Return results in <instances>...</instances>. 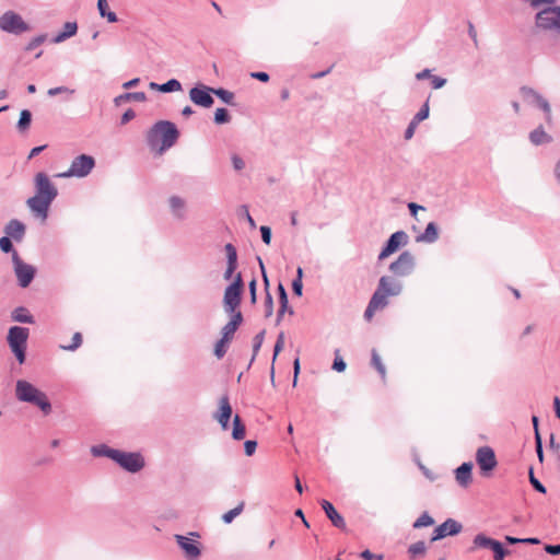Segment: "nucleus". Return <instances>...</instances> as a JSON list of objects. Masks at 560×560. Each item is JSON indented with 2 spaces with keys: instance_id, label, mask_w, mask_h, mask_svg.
Masks as SVG:
<instances>
[{
  "instance_id": "nucleus-1",
  "label": "nucleus",
  "mask_w": 560,
  "mask_h": 560,
  "mask_svg": "<svg viewBox=\"0 0 560 560\" xmlns=\"http://www.w3.org/2000/svg\"><path fill=\"white\" fill-rule=\"evenodd\" d=\"M179 138V131L174 122L159 120L147 133V143L151 150L162 154L172 148Z\"/></svg>"
},
{
  "instance_id": "nucleus-2",
  "label": "nucleus",
  "mask_w": 560,
  "mask_h": 560,
  "mask_svg": "<svg viewBox=\"0 0 560 560\" xmlns=\"http://www.w3.org/2000/svg\"><path fill=\"white\" fill-rule=\"evenodd\" d=\"M15 396L20 401L37 406L45 415H48L51 411V404L46 394L27 381H16Z\"/></svg>"
},
{
  "instance_id": "nucleus-3",
  "label": "nucleus",
  "mask_w": 560,
  "mask_h": 560,
  "mask_svg": "<svg viewBox=\"0 0 560 560\" xmlns=\"http://www.w3.org/2000/svg\"><path fill=\"white\" fill-rule=\"evenodd\" d=\"M28 336L30 329L26 327L12 326L8 331V345L20 364L25 362Z\"/></svg>"
},
{
  "instance_id": "nucleus-4",
  "label": "nucleus",
  "mask_w": 560,
  "mask_h": 560,
  "mask_svg": "<svg viewBox=\"0 0 560 560\" xmlns=\"http://www.w3.org/2000/svg\"><path fill=\"white\" fill-rule=\"evenodd\" d=\"M95 166V160L93 156L88 154H80L73 159L68 171L59 173L56 177L69 178V177H85L88 176Z\"/></svg>"
},
{
  "instance_id": "nucleus-5",
  "label": "nucleus",
  "mask_w": 560,
  "mask_h": 560,
  "mask_svg": "<svg viewBox=\"0 0 560 560\" xmlns=\"http://www.w3.org/2000/svg\"><path fill=\"white\" fill-rule=\"evenodd\" d=\"M520 93L528 105L535 106L544 113L547 124L552 122L551 106L547 98H545L538 91L527 85L521 86Z\"/></svg>"
},
{
  "instance_id": "nucleus-6",
  "label": "nucleus",
  "mask_w": 560,
  "mask_h": 560,
  "mask_svg": "<svg viewBox=\"0 0 560 560\" xmlns=\"http://www.w3.org/2000/svg\"><path fill=\"white\" fill-rule=\"evenodd\" d=\"M244 282L242 275L237 273L231 284L224 290L223 306L225 312H234L241 305Z\"/></svg>"
},
{
  "instance_id": "nucleus-7",
  "label": "nucleus",
  "mask_w": 560,
  "mask_h": 560,
  "mask_svg": "<svg viewBox=\"0 0 560 560\" xmlns=\"http://www.w3.org/2000/svg\"><path fill=\"white\" fill-rule=\"evenodd\" d=\"M12 264L18 284L21 288H27L35 278L36 268L23 261L18 252L12 255Z\"/></svg>"
},
{
  "instance_id": "nucleus-8",
  "label": "nucleus",
  "mask_w": 560,
  "mask_h": 560,
  "mask_svg": "<svg viewBox=\"0 0 560 560\" xmlns=\"http://www.w3.org/2000/svg\"><path fill=\"white\" fill-rule=\"evenodd\" d=\"M0 30L14 35L30 31V25L14 11H7L0 16Z\"/></svg>"
},
{
  "instance_id": "nucleus-9",
  "label": "nucleus",
  "mask_w": 560,
  "mask_h": 560,
  "mask_svg": "<svg viewBox=\"0 0 560 560\" xmlns=\"http://www.w3.org/2000/svg\"><path fill=\"white\" fill-rule=\"evenodd\" d=\"M416 268V258L413 254L409 250H404L397 257L396 260L390 262L388 269L389 271L400 278H405L410 276Z\"/></svg>"
},
{
  "instance_id": "nucleus-10",
  "label": "nucleus",
  "mask_w": 560,
  "mask_h": 560,
  "mask_svg": "<svg viewBox=\"0 0 560 560\" xmlns=\"http://www.w3.org/2000/svg\"><path fill=\"white\" fill-rule=\"evenodd\" d=\"M121 468L128 472H138L144 467V459L140 453L117 451L114 459Z\"/></svg>"
},
{
  "instance_id": "nucleus-11",
  "label": "nucleus",
  "mask_w": 560,
  "mask_h": 560,
  "mask_svg": "<svg viewBox=\"0 0 560 560\" xmlns=\"http://www.w3.org/2000/svg\"><path fill=\"white\" fill-rule=\"evenodd\" d=\"M476 463L481 475L489 476L498 465L494 451L490 446H480L476 452Z\"/></svg>"
},
{
  "instance_id": "nucleus-12",
  "label": "nucleus",
  "mask_w": 560,
  "mask_h": 560,
  "mask_svg": "<svg viewBox=\"0 0 560 560\" xmlns=\"http://www.w3.org/2000/svg\"><path fill=\"white\" fill-rule=\"evenodd\" d=\"M408 241L409 236L405 231H396L386 241L385 246L383 247L378 255V260H384L385 258L397 252L399 247L407 245Z\"/></svg>"
},
{
  "instance_id": "nucleus-13",
  "label": "nucleus",
  "mask_w": 560,
  "mask_h": 560,
  "mask_svg": "<svg viewBox=\"0 0 560 560\" xmlns=\"http://www.w3.org/2000/svg\"><path fill=\"white\" fill-rule=\"evenodd\" d=\"M212 94L213 88L207 86L205 84H199L190 89L189 98L194 104L205 108H209L214 103Z\"/></svg>"
},
{
  "instance_id": "nucleus-14",
  "label": "nucleus",
  "mask_w": 560,
  "mask_h": 560,
  "mask_svg": "<svg viewBox=\"0 0 560 560\" xmlns=\"http://www.w3.org/2000/svg\"><path fill=\"white\" fill-rule=\"evenodd\" d=\"M36 195L44 196L55 200L58 195L56 186L50 182L48 175L39 172L34 177Z\"/></svg>"
},
{
  "instance_id": "nucleus-15",
  "label": "nucleus",
  "mask_w": 560,
  "mask_h": 560,
  "mask_svg": "<svg viewBox=\"0 0 560 560\" xmlns=\"http://www.w3.org/2000/svg\"><path fill=\"white\" fill-rule=\"evenodd\" d=\"M54 200L44 196L36 195L26 200L27 207L31 211L42 220H46L48 217V210Z\"/></svg>"
},
{
  "instance_id": "nucleus-16",
  "label": "nucleus",
  "mask_w": 560,
  "mask_h": 560,
  "mask_svg": "<svg viewBox=\"0 0 560 560\" xmlns=\"http://www.w3.org/2000/svg\"><path fill=\"white\" fill-rule=\"evenodd\" d=\"M462 528L463 526L459 522L453 518H447L433 530L431 541H438L446 536H455L462 532Z\"/></svg>"
},
{
  "instance_id": "nucleus-17",
  "label": "nucleus",
  "mask_w": 560,
  "mask_h": 560,
  "mask_svg": "<svg viewBox=\"0 0 560 560\" xmlns=\"http://www.w3.org/2000/svg\"><path fill=\"white\" fill-rule=\"evenodd\" d=\"M177 545L183 549L188 560H197L201 555L200 545L184 535H175Z\"/></svg>"
},
{
  "instance_id": "nucleus-18",
  "label": "nucleus",
  "mask_w": 560,
  "mask_h": 560,
  "mask_svg": "<svg viewBox=\"0 0 560 560\" xmlns=\"http://www.w3.org/2000/svg\"><path fill=\"white\" fill-rule=\"evenodd\" d=\"M377 288L388 296H397L402 291V283L394 277L382 276L378 280Z\"/></svg>"
},
{
  "instance_id": "nucleus-19",
  "label": "nucleus",
  "mask_w": 560,
  "mask_h": 560,
  "mask_svg": "<svg viewBox=\"0 0 560 560\" xmlns=\"http://www.w3.org/2000/svg\"><path fill=\"white\" fill-rule=\"evenodd\" d=\"M4 233L11 240L20 243L25 236L26 226L22 221L18 219H11L4 226Z\"/></svg>"
},
{
  "instance_id": "nucleus-20",
  "label": "nucleus",
  "mask_w": 560,
  "mask_h": 560,
  "mask_svg": "<svg viewBox=\"0 0 560 560\" xmlns=\"http://www.w3.org/2000/svg\"><path fill=\"white\" fill-rule=\"evenodd\" d=\"M472 463L465 462L455 469V479L462 488H467L472 482Z\"/></svg>"
},
{
  "instance_id": "nucleus-21",
  "label": "nucleus",
  "mask_w": 560,
  "mask_h": 560,
  "mask_svg": "<svg viewBox=\"0 0 560 560\" xmlns=\"http://www.w3.org/2000/svg\"><path fill=\"white\" fill-rule=\"evenodd\" d=\"M219 402H220L219 411L217 412L214 418L218 420V422L220 423L222 429L226 430L229 427V421L232 416V407L230 405V400H229L228 396H222L220 398Z\"/></svg>"
},
{
  "instance_id": "nucleus-22",
  "label": "nucleus",
  "mask_w": 560,
  "mask_h": 560,
  "mask_svg": "<svg viewBox=\"0 0 560 560\" xmlns=\"http://www.w3.org/2000/svg\"><path fill=\"white\" fill-rule=\"evenodd\" d=\"M320 505H322V509L324 510L326 516L328 517V520L331 522V524L335 527H337L339 529L346 528L345 518L337 512V510L335 509V506L332 505L331 502H329L327 500H322Z\"/></svg>"
},
{
  "instance_id": "nucleus-23",
  "label": "nucleus",
  "mask_w": 560,
  "mask_h": 560,
  "mask_svg": "<svg viewBox=\"0 0 560 560\" xmlns=\"http://www.w3.org/2000/svg\"><path fill=\"white\" fill-rule=\"evenodd\" d=\"M226 253V269L223 273V278L225 280H230L237 268V250L235 246L231 243H228L224 246Z\"/></svg>"
},
{
  "instance_id": "nucleus-24",
  "label": "nucleus",
  "mask_w": 560,
  "mask_h": 560,
  "mask_svg": "<svg viewBox=\"0 0 560 560\" xmlns=\"http://www.w3.org/2000/svg\"><path fill=\"white\" fill-rule=\"evenodd\" d=\"M168 206L172 215L177 220L186 219V200L179 196H171L168 198Z\"/></svg>"
},
{
  "instance_id": "nucleus-25",
  "label": "nucleus",
  "mask_w": 560,
  "mask_h": 560,
  "mask_svg": "<svg viewBox=\"0 0 560 560\" xmlns=\"http://www.w3.org/2000/svg\"><path fill=\"white\" fill-rule=\"evenodd\" d=\"M439 238V229L434 222L428 223L424 232L416 237L418 243H434Z\"/></svg>"
},
{
  "instance_id": "nucleus-26",
  "label": "nucleus",
  "mask_w": 560,
  "mask_h": 560,
  "mask_svg": "<svg viewBox=\"0 0 560 560\" xmlns=\"http://www.w3.org/2000/svg\"><path fill=\"white\" fill-rule=\"evenodd\" d=\"M11 319L22 324H34V316L24 306H18L11 312Z\"/></svg>"
},
{
  "instance_id": "nucleus-27",
  "label": "nucleus",
  "mask_w": 560,
  "mask_h": 560,
  "mask_svg": "<svg viewBox=\"0 0 560 560\" xmlns=\"http://www.w3.org/2000/svg\"><path fill=\"white\" fill-rule=\"evenodd\" d=\"M529 140L533 144L540 145L551 142L552 138L545 131L542 126H539L529 132Z\"/></svg>"
},
{
  "instance_id": "nucleus-28",
  "label": "nucleus",
  "mask_w": 560,
  "mask_h": 560,
  "mask_svg": "<svg viewBox=\"0 0 560 560\" xmlns=\"http://www.w3.org/2000/svg\"><path fill=\"white\" fill-rule=\"evenodd\" d=\"M127 101L144 102L147 101V95L144 92H127L114 98V103L117 106Z\"/></svg>"
},
{
  "instance_id": "nucleus-29",
  "label": "nucleus",
  "mask_w": 560,
  "mask_h": 560,
  "mask_svg": "<svg viewBox=\"0 0 560 560\" xmlns=\"http://www.w3.org/2000/svg\"><path fill=\"white\" fill-rule=\"evenodd\" d=\"M77 31L78 25L75 22H66L63 25V31L54 38V43H61L67 38L74 36Z\"/></svg>"
},
{
  "instance_id": "nucleus-30",
  "label": "nucleus",
  "mask_w": 560,
  "mask_h": 560,
  "mask_svg": "<svg viewBox=\"0 0 560 560\" xmlns=\"http://www.w3.org/2000/svg\"><path fill=\"white\" fill-rule=\"evenodd\" d=\"M387 298L388 295H386L380 288H376L369 303L372 307H375L378 311L387 306Z\"/></svg>"
},
{
  "instance_id": "nucleus-31",
  "label": "nucleus",
  "mask_w": 560,
  "mask_h": 560,
  "mask_svg": "<svg viewBox=\"0 0 560 560\" xmlns=\"http://www.w3.org/2000/svg\"><path fill=\"white\" fill-rule=\"evenodd\" d=\"M246 429L244 423L242 422V419L238 415H235L233 418V430H232V438L236 441H241L245 438Z\"/></svg>"
},
{
  "instance_id": "nucleus-32",
  "label": "nucleus",
  "mask_w": 560,
  "mask_h": 560,
  "mask_svg": "<svg viewBox=\"0 0 560 560\" xmlns=\"http://www.w3.org/2000/svg\"><path fill=\"white\" fill-rule=\"evenodd\" d=\"M32 122V113L28 109H23L20 113V118L16 128L20 132L26 131Z\"/></svg>"
},
{
  "instance_id": "nucleus-33",
  "label": "nucleus",
  "mask_w": 560,
  "mask_h": 560,
  "mask_svg": "<svg viewBox=\"0 0 560 560\" xmlns=\"http://www.w3.org/2000/svg\"><path fill=\"white\" fill-rule=\"evenodd\" d=\"M118 450L116 448H112V447H108L107 445L105 444H102V445H97V446H93L92 447V454L94 456H105V457H108L110 458L112 460L114 459L116 453H117Z\"/></svg>"
},
{
  "instance_id": "nucleus-34",
  "label": "nucleus",
  "mask_w": 560,
  "mask_h": 560,
  "mask_svg": "<svg viewBox=\"0 0 560 560\" xmlns=\"http://www.w3.org/2000/svg\"><path fill=\"white\" fill-rule=\"evenodd\" d=\"M495 541H497L495 539L487 537L483 534H478L474 538V546L477 547V548H486V549H490L491 550V548H492V546L494 545Z\"/></svg>"
},
{
  "instance_id": "nucleus-35",
  "label": "nucleus",
  "mask_w": 560,
  "mask_h": 560,
  "mask_svg": "<svg viewBox=\"0 0 560 560\" xmlns=\"http://www.w3.org/2000/svg\"><path fill=\"white\" fill-rule=\"evenodd\" d=\"M371 364L376 369V371L380 373L381 377L383 380H385L386 369L381 360V357L378 355V353L375 349L372 350Z\"/></svg>"
},
{
  "instance_id": "nucleus-36",
  "label": "nucleus",
  "mask_w": 560,
  "mask_h": 560,
  "mask_svg": "<svg viewBox=\"0 0 560 560\" xmlns=\"http://www.w3.org/2000/svg\"><path fill=\"white\" fill-rule=\"evenodd\" d=\"M230 339H226L224 337H221L214 345L213 353L218 359H222L226 351H228V345L230 343Z\"/></svg>"
},
{
  "instance_id": "nucleus-37",
  "label": "nucleus",
  "mask_w": 560,
  "mask_h": 560,
  "mask_svg": "<svg viewBox=\"0 0 560 560\" xmlns=\"http://www.w3.org/2000/svg\"><path fill=\"white\" fill-rule=\"evenodd\" d=\"M434 524L433 517L428 513L423 512L412 524V527L418 529L422 527H428Z\"/></svg>"
},
{
  "instance_id": "nucleus-38",
  "label": "nucleus",
  "mask_w": 560,
  "mask_h": 560,
  "mask_svg": "<svg viewBox=\"0 0 560 560\" xmlns=\"http://www.w3.org/2000/svg\"><path fill=\"white\" fill-rule=\"evenodd\" d=\"M244 506H245V503L241 502L237 506H235L234 509H232V510L228 511L226 513H224L222 515V521L225 524L232 523L234 521V518L236 516H238L243 512Z\"/></svg>"
},
{
  "instance_id": "nucleus-39",
  "label": "nucleus",
  "mask_w": 560,
  "mask_h": 560,
  "mask_svg": "<svg viewBox=\"0 0 560 560\" xmlns=\"http://www.w3.org/2000/svg\"><path fill=\"white\" fill-rule=\"evenodd\" d=\"M425 542L423 540H419L409 546L408 553L410 555L411 558H416L418 556H423L425 553Z\"/></svg>"
},
{
  "instance_id": "nucleus-40",
  "label": "nucleus",
  "mask_w": 560,
  "mask_h": 560,
  "mask_svg": "<svg viewBox=\"0 0 560 560\" xmlns=\"http://www.w3.org/2000/svg\"><path fill=\"white\" fill-rule=\"evenodd\" d=\"M213 94L215 96H218L225 104H228V105L233 104L234 94L232 92H230L225 89H222V88H219V89L213 88Z\"/></svg>"
},
{
  "instance_id": "nucleus-41",
  "label": "nucleus",
  "mask_w": 560,
  "mask_h": 560,
  "mask_svg": "<svg viewBox=\"0 0 560 560\" xmlns=\"http://www.w3.org/2000/svg\"><path fill=\"white\" fill-rule=\"evenodd\" d=\"M182 90V84L176 79H171L166 81L165 83L161 84V92L162 93H172L177 92Z\"/></svg>"
},
{
  "instance_id": "nucleus-42",
  "label": "nucleus",
  "mask_w": 560,
  "mask_h": 560,
  "mask_svg": "<svg viewBox=\"0 0 560 560\" xmlns=\"http://www.w3.org/2000/svg\"><path fill=\"white\" fill-rule=\"evenodd\" d=\"M231 120L230 113L226 108H218L214 113V122L218 125L228 124Z\"/></svg>"
},
{
  "instance_id": "nucleus-43",
  "label": "nucleus",
  "mask_w": 560,
  "mask_h": 560,
  "mask_svg": "<svg viewBox=\"0 0 560 560\" xmlns=\"http://www.w3.org/2000/svg\"><path fill=\"white\" fill-rule=\"evenodd\" d=\"M430 114V107H429V98L424 102V104L421 106L419 112L412 117V120H415L417 124H420L422 120L427 119Z\"/></svg>"
},
{
  "instance_id": "nucleus-44",
  "label": "nucleus",
  "mask_w": 560,
  "mask_h": 560,
  "mask_svg": "<svg viewBox=\"0 0 560 560\" xmlns=\"http://www.w3.org/2000/svg\"><path fill=\"white\" fill-rule=\"evenodd\" d=\"M75 92V90L73 89H70L68 86H65V85H61V86H56V88H51L47 91V94L49 96H56V95H59V94H66L68 96H71L73 95Z\"/></svg>"
},
{
  "instance_id": "nucleus-45",
  "label": "nucleus",
  "mask_w": 560,
  "mask_h": 560,
  "mask_svg": "<svg viewBox=\"0 0 560 560\" xmlns=\"http://www.w3.org/2000/svg\"><path fill=\"white\" fill-rule=\"evenodd\" d=\"M264 337H265V330H261L260 332H258L255 337H254V340H253V357H252V361L255 360V357L256 354L258 353V351L260 350L261 348V345L264 342Z\"/></svg>"
},
{
  "instance_id": "nucleus-46",
  "label": "nucleus",
  "mask_w": 560,
  "mask_h": 560,
  "mask_svg": "<svg viewBox=\"0 0 560 560\" xmlns=\"http://www.w3.org/2000/svg\"><path fill=\"white\" fill-rule=\"evenodd\" d=\"M491 550L493 551L494 560H503L508 553L506 549H504L503 545L498 540L494 542Z\"/></svg>"
},
{
  "instance_id": "nucleus-47",
  "label": "nucleus",
  "mask_w": 560,
  "mask_h": 560,
  "mask_svg": "<svg viewBox=\"0 0 560 560\" xmlns=\"http://www.w3.org/2000/svg\"><path fill=\"white\" fill-rule=\"evenodd\" d=\"M0 249L5 254L11 253L12 255L16 252L13 247L12 240L7 235L0 237Z\"/></svg>"
},
{
  "instance_id": "nucleus-48",
  "label": "nucleus",
  "mask_w": 560,
  "mask_h": 560,
  "mask_svg": "<svg viewBox=\"0 0 560 560\" xmlns=\"http://www.w3.org/2000/svg\"><path fill=\"white\" fill-rule=\"evenodd\" d=\"M82 343V335L80 332H75L72 337V342L68 346H62L61 348L67 351L77 350Z\"/></svg>"
},
{
  "instance_id": "nucleus-49",
  "label": "nucleus",
  "mask_w": 560,
  "mask_h": 560,
  "mask_svg": "<svg viewBox=\"0 0 560 560\" xmlns=\"http://www.w3.org/2000/svg\"><path fill=\"white\" fill-rule=\"evenodd\" d=\"M238 328L233 324H231L230 322H228L223 327H222V330H221V334H222V337L226 338V339H230L232 340L235 331L237 330Z\"/></svg>"
},
{
  "instance_id": "nucleus-50",
  "label": "nucleus",
  "mask_w": 560,
  "mask_h": 560,
  "mask_svg": "<svg viewBox=\"0 0 560 560\" xmlns=\"http://www.w3.org/2000/svg\"><path fill=\"white\" fill-rule=\"evenodd\" d=\"M529 481L536 491L540 493H546V487L534 476L532 468L529 469Z\"/></svg>"
},
{
  "instance_id": "nucleus-51",
  "label": "nucleus",
  "mask_w": 560,
  "mask_h": 560,
  "mask_svg": "<svg viewBox=\"0 0 560 560\" xmlns=\"http://www.w3.org/2000/svg\"><path fill=\"white\" fill-rule=\"evenodd\" d=\"M46 40V35L42 34L34 37L25 47V50L31 51L40 46Z\"/></svg>"
},
{
  "instance_id": "nucleus-52",
  "label": "nucleus",
  "mask_w": 560,
  "mask_h": 560,
  "mask_svg": "<svg viewBox=\"0 0 560 560\" xmlns=\"http://www.w3.org/2000/svg\"><path fill=\"white\" fill-rule=\"evenodd\" d=\"M335 354L336 357L332 363V369L337 372H343L347 368V364L345 360L341 357H339V350H336Z\"/></svg>"
},
{
  "instance_id": "nucleus-53",
  "label": "nucleus",
  "mask_w": 560,
  "mask_h": 560,
  "mask_svg": "<svg viewBox=\"0 0 560 560\" xmlns=\"http://www.w3.org/2000/svg\"><path fill=\"white\" fill-rule=\"evenodd\" d=\"M289 313L290 315H293L294 314V311L292 307L289 306V302H284V305L283 304H280V307L278 310V314H277V324H279L284 315V313Z\"/></svg>"
},
{
  "instance_id": "nucleus-54",
  "label": "nucleus",
  "mask_w": 560,
  "mask_h": 560,
  "mask_svg": "<svg viewBox=\"0 0 560 560\" xmlns=\"http://www.w3.org/2000/svg\"><path fill=\"white\" fill-rule=\"evenodd\" d=\"M226 314L231 315V319L229 320L233 326L235 325L237 328L243 322V315L241 311H237V308L234 312H225Z\"/></svg>"
},
{
  "instance_id": "nucleus-55",
  "label": "nucleus",
  "mask_w": 560,
  "mask_h": 560,
  "mask_svg": "<svg viewBox=\"0 0 560 560\" xmlns=\"http://www.w3.org/2000/svg\"><path fill=\"white\" fill-rule=\"evenodd\" d=\"M273 313V300L269 292L266 294L265 299V316L270 317Z\"/></svg>"
},
{
  "instance_id": "nucleus-56",
  "label": "nucleus",
  "mask_w": 560,
  "mask_h": 560,
  "mask_svg": "<svg viewBox=\"0 0 560 560\" xmlns=\"http://www.w3.org/2000/svg\"><path fill=\"white\" fill-rule=\"evenodd\" d=\"M283 347H284V334L280 332L276 340L275 348H273V360H276L277 355L283 349Z\"/></svg>"
},
{
  "instance_id": "nucleus-57",
  "label": "nucleus",
  "mask_w": 560,
  "mask_h": 560,
  "mask_svg": "<svg viewBox=\"0 0 560 560\" xmlns=\"http://www.w3.org/2000/svg\"><path fill=\"white\" fill-rule=\"evenodd\" d=\"M260 234H261V240L262 242L266 244V245H269L270 242H271V229L267 225H261L260 226Z\"/></svg>"
},
{
  "instance_id": "nucleus-58",
  "label": "nucleus",
  "mask_w": 560,
  "mask_h": 560,
  "mask_svg": "<svg viewBox=\"0 0 560 560\" xmlns=\"http://www.w3.org/2000/svg\"><path fill=\"white\" fill-rule=\"evenodd\" d=\"M256 448H257V442L254 440H247L244 443V451L247 456L254 455V453L256 452Z\"/></svg>"
},
{
  "instance_id": "nucleus-59",
  "label": "nucleus",
  "mask_w": 560,
  "mask_h": 560,
  "mask_svg": "<svg viewBox=\"0 0 560 560\" xmlns=\"http://www.w3.org/2000/svg\"><path fill=\"white\" fill-rule=\"evenodd\" d=\"M419 124H417L415 120H410L409 125L407 126L406 130H405V135H404V138L406 140H410L413 135H415V131H416V128Z\"/></svg>"
},
{
  "instance_id": "nucleus-60",
  "label": "nucleus",
  "mask_w": 560,
  "mask_h": 560,
  "mask_svg": "<svg viewBox=\"0 0 560 560\" xmlns=\"http://www.w3.org/2000/svg\"><path fill=\"white\" fill-rule=\"evenodd\" d=\"M535 444H536L537 456H538L539 460L542 462L544 451H542V441H541V436H540L539 432H537V434H536Z\"/></svg>"
},
{
  "instance_id": "nucleus-61",
  "label": "nucleus",
  "mask_w": 560,
  "mask_h": 560,
  "mask_svg": "<svg viewBox=\"0 0 560 560\" xmlns=\"http://www.w3.org/2000/svg\"><path fill=\"white\" fill-rule=\"evenodd\" d=\"M231 160L235 171H242L245 167V162L240 155L233 154Z\"/></svg>"
},
{
  "instance_id": "nucleus-62",
  "label": "nucleus",
  "mask_w": 560,
  "mask_h": 560,
  "mask_svg": "<svg viewBox=\"0 0 560 560\" xmlns=\"http://www.w3.org/2000/svg\"><path fill=\"white\" fill-rule=\"evenodd\" d=\"M430 79H431V84H432L433 89H435V90L441 89L446 84V79H444V78L432 75Z\"/></svg>"
},
{
  "instance_id": "nucleus-63",
  "label": "nucleus",
  "mask_w": 560,
  "mask_h": 560,
  "mask_svg": "<svg viewBox=\"0 0 560 560\" xmlns=\"http://www.w3.org/2000/svg\"><path fill=\"white\" fill-rule=\"evenodd\" d=\"M292 291L293 293L296 295V296H301L302 295V291H303V282L300 280V279H294L292 281Z\"/></svg>"
},
{
  "instance_id": "nucleus-64",
  "label": "nucleus",
  "mask_w": 560,
  "mask_h": 560,
  "mask_svg": "<svg viewBox=\"0 0 560 560\" xmlns=\"http://www.w3.org/2000/svg\"><path fill=\"white\" fill-rule=\"evenodd\" d=\"M361 558L364 560H383L382 555H374L368 549L361 552Z\"/></svg>"
}]
</instances>
